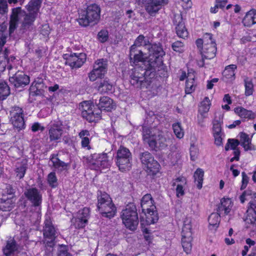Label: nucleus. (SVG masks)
<instances>
[{
  "instance_id": "nucleus-1",
  "label": "nucleus",
  "mask_w": 256,
  "mask_h": 256,
  "mask_svg": "<svg viewBox=\"0 0 256 256\" xmlns=\"http://www.w3.org/2000/svg\"><path fill=\"white\" fill-rule=\"evenodd\" d=\"M150 52L146 68H135L130 75V84L136 88H148L154 83L152 79L155 76L156 71L162 66V57L164 52L162 48L154 45L150 48Z\"/></svg>"
},
{
  "instance_id": "nucleus-2",
  "label": "nucleus",
  "mask_w": 256,
  "mask_h": 256,
  "mask_svg": "<svg viewBox=\"0 0 256 256\" xmlns=\"http://www.w3.org/2000/svg\"><path fill=\"white\" fill-rule=\"evenodd\" d=\"M142 138L144 142L153 150H157L166 148L170 142L166 134L156 128L144 127Z\"/></svg>"
},
{
  "instance_id": "nucleus-3",
  "label": "nucleus",
  "mask_w": 256,
  "mask_h": 256,
  "mask_svg": "<svg viewBox=\"0 0 256 256\" xmlns=\"http://www.w3.org/2000/svg\"><path fill=\"white\" fill-rule=\"evenodd\" d=\"M100 16V8L96 4L88 6L86 10H81L79 13L78 22L82 26H87L90 24H97Z\"/></svg>"
},
{
  "instance_id": "nucleus-4",
  "label": "nucleus",
  "mask_w": 256,
  "mask_h": 256,
  "mask_svg": "<svg viewBox=\"0 0 256 256\" xmlns=\"http://www.w3.org/2000/svg\"><path fill=\"white\" fill-rule=\"evenodd\" d=\"M97 209L103 217L111 218L116 212V208L111 198L105 192H98Z\"/></svg>"
},
{
  "instance_id": "nucleus-5",
  "label": "nucleus",
  "mask_w": 256,
  "mask_h": 256,
  "mask_svg": "<svg viewBox=\"0 0 256 256\" xmlns=\"http://www.w3.org/2000/svg\"><path fill=\"white\" fill-rule=\"evenodd\" d=\"M140 205L142 212L146 216V224H151L156 222L158 217L154 200L150 194H147L142 196Z\"/></svg>"
},
{
  "instance_id": "nucleus-6",
  "label": "nucleus",
  "mask_w": 256,
  "mask_h": 256,
  "mask_svg": "<svg viewBox=\"0 0 256 256\" xmlns=\"http://www.w3.org/2000/svg\"><path fill=\"white\" fill-rule=\"evenodd\" d=\"M211 34L206 33L204 35V44L200 50L202 56V60L198 61V64L200 67L204 66V60H210L215 57L216 52V43L212 40Z\"/></svg>"
},
{
  "instance_id": "nucleus-7",
  "label": "nucleus",
  "mask_w": 256,
  "mask_h": 256,
  "mask_svg": "<svg viewBox=\"0 0 256 256\" xmlns=\"http://www.w3.org/2000/svg\"><path fill=\"white\" fill-rule=\"evenodd\" d=\"M83 162L92 169L98 170L100 168H108L110 162L106 153H94L83 157Z\"/></svg>"
},
{
  "instance_id": "nucleus-8",
  "label": "nucleus",
  "mask_w": 256,
  "mask_h": 256,
  "mask_svg": "<svg viewBox=\"0 0 256 256\" xmlns=\"http://www.w3.org/2000/svg\"><path fill=\"white\" fill-rule=\"evenodd\" d=\"M192 219L190 217L185 218L182 232V244L184 250L186 254L190 253L192 248Z\"/></svg>"
},
{
  "instance_id": "nucleus-9",
  "label": "nucleus",
  "mask_w": 256,
  "mask_h": 256,
  "mask_svg": "<svg viewBox=\"0 0 256 256\" xmlns=\"http://www.w3.org/2000/svg\"><path fill=\"white\" fill-rule=\"evenodd\" d=\"M132 156L130 150L126 147L120 146L117 151L116 164L122 172L129 170L131 167Z\"/></svg>"
},
{
  "instance_id": "nucleus-10",
  "label": "nucleus",
  "mask_w": 256,
  "mask_h": 256,
  "mask_svg": "<svg viewBox=\"0 0 256 256\" xmlns=\"http://www.w3.org/2000/svg\"><path fill=\"white\" fill-rule=\"evenodd\" d=\"M57 229L53 224L51 219L48 217L44 222L42 229L44 243L46 246L52 248L54 245V241L58 234Z\"/></svg>"
},
{
  "instance_id": "nucleus-11",
  "label": "nucleus",
  "mask_w": 256,
  "mask_h": 256,
  "mask_svg": "<svg viewBox=\"0 0 256 256\" xmlns=\"http://www.w3.org/2000/svg\"><path fill=\"white\" fill-rule=\"evenodd\" d=\"M122 222L126 228L131 230H136L138 224V215L134 206L126 208L121 215Z\"/></svg>"
},
{
  "instance_id": "nucleus-12",
  "label": "nucleus",
  "mask_w": 256,
  "mask_h": 256,
  "mask_svg": "<svg viewBox=\"0 0 256 256\" xmlns=\"http://www.w3.org/2000/svg\"><path fill=\"white\" fill-rule=\"evenodd\" d=\"M108 70V60L106 59L97 60L94 64L93 70L88 74L90 81L94 82L97 78H102Z\"/></svg>"
},
{
  "instance_id": "nucleus-13",
  "label": "nucleus",
  "mask_w": 256,
  "mask_h": 256,
  "mask_svg": "<svg viewBox=\"0 0 256 256\" xmlns=\"http://www.w3.org/2000/svg\"><path fill=\"white\" fill-rule=\"evenodd\" d=\"M140 158L142 165L146 168L148 172L154 174L158 171L160 166L149 152H145L141 153Z\"/></svg>"
},
{
  "instance_id": "nucleus-14",
  "label": "nucleus",
  "mask_w": 256,
  "mask_h": 256,
  "mask_svg": "<svg viewBox=\"0 0 256 256\" xmlns=\"http://www.w3.org/2000/svg\"><path fill=\"white\" fill-rule=\"evenodd\" d=\"M10 122L18 130L24 129L25 126L24 119L23 118V110L18 106L12 107L10 111Z\"/></svg>"
},
{
  "instance_id": "nucleus-15",
  "label": "nucleus",
  "mask_w": 256,
  "mask_h": 256,
  "mask_svg": "<svg viewBox=\"0 0 256 256\" xmlns=\"http://www.w3.org/2000/svg\"><path fill=\"white\" fill-rule=\"evenodd\" d=\"M66 65L70 66L72 68H80L86 60V55L84 53H74L70 55H65Z\"/></svg>"
},
{
  "instance_id": "nucleus-16",
  "label": "nucleus",
  "mask_w": 256,
  "mask_h": 256,
  "mask_svg": "<svg viewBox=\"0 0 256 256\" xmlns=\"http://www.w3.org/2000/svg\"><path fill=\"white\" fill-rule=\"evenodd\" d=\"M63 125L59 120L52 122L49 126L48 135L50 141L60 140L63 134Z\"/></svg>"
},
{
  "instance_id": "nucleus-17",
  "label": "nucleus",
  "mask_w": 256,
  "mask_h": 256,
  "mask_svg": "<svg viewBox=\"0 0 256 256\" xmlns=\"http://www.w3.org/2000/svg\"><path fill=\"white\" fill-rule=\"evenodd\" d=\"M24 195L34 206L41 204L42 196L38 189L35 188H28L24 192Z\"/></svg>"
},
{
  "instance_id": "nucleus-18",
  "label": "nucleus",
  "mask_w": 256,
  "mask_h": 256,
  "mask_svg": "<svg viewBox=\"0 0 256 256\" xmlns=\"http://www.w3.org/2000/svg\"><path fill=\"white\" fill-rule=\"evenodd\" d=\"M168 3V0H148L146 10L151 16H155L162 7Z\"/></svg>"
},
{
  "instance_id": "nucleus-19",
  "label": "nucleus",
  "mask_w": 256,
  "mask_h": 256,
  "mask_svg": "<svg viewBox=\"0 0 256 256\" xmlns=\"http://www.w3.org/2000/svg\"><path fill=\"white\" fill-rule=\"evenodd\" d=\"M174 23L176 26V32L178 36L182 38H184L188 36V32L186 30L184 23L182 22V18L180 14H174Z\"/></svg>"
},
{
  "instance_id": "nucleus-20",
  "label": "nucleus",
  "mask_w": 256,
  "mask_h": 256,
  "mask_svg": "<svg viewBox=\"0 0 256 256\" xmlns=\"http://www.w3.org/2000/svg\"><path fill=\"white\" fill-rule=\"evenodd\" d=\"M10 82L14 86L20 87L26 86L30 82L29 77L22 72H18L15 74L10 78Z\"/></svg>"
},
{
  "instance_id": "nucleus-21",
  "label": "nucleus",
  "mask_w": 256,
  "mask_h": 256,
  "mask_svg": "<svg viewBox=\"0 0 256 256\" xmlns=\"http://www.w3.org/2000/svg\"><path fill=\"white\" fill-rule=\"evenodd\" d=\"M254 202L249 203L250 206L247 210L248 214L244 220L247 224V228H250V225L254 227L256 224V204Z\"/></svg>"
},
{
  "instance_id": "nucleus-22",
  "label": "nucleus",
  "mask_w": 256,
  "mask_h": 256,
  "mask_svg": "<svg viewBox=\"0 0 256 256\" xmlns=\"http://www.w3.org/2000/svg\"><path fill=\"white\" fill-rule=\"evenodd\" d=\"M94 106L89 105L88 104L84 102L82 104V116L90 122H94L96 118L99 116V114L97 112L94 113L92 110Z\"/></svg>"
},
{
  "instance_id": "nucleus-23",
  "label": "nucleus",
  "mask_w": 256,
  "mask_h": 256,
  "mask_svg": "<svg viewBox=\"0 0 256 256\" xmlns=\"http://www.w3.org/2000/svg\"><path fill=\"white\" fill-rule=\"evenodd\" d=\"M233 205V202L230 198H224L220 200V204L218 208V212L225 216L230 214Z\"/></svg>"
},
{
  "instance_id": "nucleus-24",
  "label": "nucleus",
  "mask_w": 256,
  "mask_h": 256,
  "mask_svg": "<svg viewBox=\"0 0 256 256\" xmlns=\"http://www.w3.org/2000/svg\"><path fill=\"white\" fill-rule=\"evenodd\" d=\"M18 246L14 240H8L3 248V253L5 256H18Z\"/></svg>"
},
{
  "instance_id": "nucleus-25",
  "label": "nucleus",
  "mask_w": 256,
  "mask_h": 256,
  "mask_svg": "<svg viewBox=\"0 0 256 256\" xmlns=\"http://www.w3.org/2000/svg\"><path fill=\"white\" fill-rule=\"evenodd\" d=\"M98 108L101 110L111 111L114 108L115 105L113 100L108 96H102L97 104Z\"/></svg>"
},
{
  "instance_id": "nucleus-26",
  "label": "nucleus",
  "mask_w": 256,
  "mask_h": 256,
  "mask_svg": "<svg viewBox=\"0 0 256 256\" xmlns=\"http://www.w3.org/2000/svg\"><path fill=\"white\" fill-rule=\"evenodd\" d=\"M16 198L14 196L10 198H2L0 201V210L4 212H10L15 206Z\"/></svg>"
},
{
  "instance_id": "nucleus-27",
  "label": "nucleus",
  "mask_w": 256,
  "mask_h": 256,
  "mask_svg": "<svg viewBox=\"0 0 256 256\" xmlns=\"http://www.w3.org/2000/svg\"><path fill=\"white\" fill-rule=\"evenodd\" d=\"M28 168V162L26 159H23L20 162H16V165L15 172L17 178L20 180L22 178Z\"/></svg>"
},
{
  "instance_id": "nucleus-28",
  "label": "nucleus",
  "mask_w": 256,
  "mask_h": 256,
  "mask_svg": "<svg viewBox=\"0 0 256 256\" xmlns=\"http://www.w3.org/2000/svg\"><path fill=\"white\" fill-rule=\"evenodd\" d=\"M244 26L250 27L256 24V10L252 9L248 12L242 20Z\"/></svg>"
},
{
  "instance_id": "nucleus-29",
  "label": "nucleus",
  "mask_w": 256,
  "mask_h": 256,
  "mask_svg": "<svg viewBox=\"0 0 256 256\" xmlns=\"http://www.w3.org/2000/svg\"><path fill=\"white\" fill-rule=\"evenodd\" d=\"M144 50L140 49H130V60L131 62H142L146 56H144Z\"/></svg>"
},
{
  "instance_id": "nucleus-30",
  "label": "nucleus",
  "mask_w": 256,
  "mask_h": 256,
  "mask_svg": "<svg viewBox=\"0 0 256 256\" xmlns=\"http://www.w3.org/2000/svg\"><path fill=\"white\" fill-rule=\"evenodd\" d=\"M113 85L107 78L104 80H100L97 83V90L101 94L111 92L112 90Z\"/></svg>"
},
{
  "instance_id": "nucleus-31",
  "label": "nucleus",
  "mask_w": 256,
  "mask_h": 256,
  "mask_svg": "<svg viewBox=\"0 0 256 256\" xmlns=\"http://www.w3.org/2000/svg\"><path fill=\"white\" fill-rule=\"evenodd\" d=\"M22 12L20 8L12 10L10 22V32H12L16 28L18 20V16L21 14Z\"/></svg>"
},
{
  "instance_id": "nucleus-32",
  "label": "nucleus",
  "mask_w": 256,
  "mask_h": 256,
  "mask_svg": "<svg viewBox=\"0 0 256 256\" xmlns=\"http://www.w3.org/2000/svg\"><path fill=\"white\" fill-rule=\"evenodd\" d=\"M234 112L242 118L252 120L256 116V114L252 111L248 110L242 106L236 108H234Z\"/></svg>"
},
{
  "instance_id": "nucleus-33",
  "label": "nucleus",
  "mask_w": 256,
  "mask_h": 256,
  "mask_svg": "<svg viewBox=\"0 0 256 256\" xmlns=\"http://www.w3.org/2000/svg\"><path fill=\"white\" fill-rule=\"evenodd\" d=\"M240 144L242 146L246 151L248 150H254V146L251 143V139L244 132L240 134Z\"/></svg>"
},
{
  "instance_id": "nucleus-34",
  "label": "nucleus",
  "mask_w": 256,
  "mask_h": 256,
  "mask_svg": "<svg viewBox=\"0 0 256 256\" xmlns=\"http://www.w3.org/2000/svg\"><path fill=\"white\" fill-rule=\"evenodd\" d=\"M36 18V15L33 13L25 14L22 24V28L24 30H28L33 26Z\"/></svg>"
},
{
  "instance_id": "nucleus-35",
  "label": "nucleus",
  "mask_w": 256,
  "mask_h": 256,
  "mask_svg": "<svg viewBox=\"0 0 256 256\" xmlns=\"http://www.w3.org/2000/svg\"><path fill=\"white\" fill-rule=\"evenodd\" d=\"M154 44H153L154 46ZM152 46H146V42L144 40V37L142 35H140L136 40L134 44L132 46L130 47V48H134V49H140L142 48L144 50V48H148V50L149 55L150 54V48H151V47ZM148 60H150V57L148 58Z\"/></svg>"
},
{
  "instance_id": "nucleus-36",
  "label": "nucleus",
  "mask_w": 256,
  "mask_h": 256,
  "mask_svg": "<svg viewBox=\"0 0 256 256\" xmlns=\"http://www.w3.org/2000/svg\"><path fill=\"white\" fill-rule=\"evenodd\" d=\"M50 162L53 167L60 171L66 170L68 166L67 164L60 160L56 156H52L50 159Z\"/></svg>"
},
{
  "instance_id": "nucleus-37",
  "label": "nucleus",
  "mask_w": 256,
  "mask_h": 256,
  "mask_svg": "<svg viewBox=\"0 0 256 256\" xmlns=\"http://www.w3.org/2000/svg\"><path fill=\"white\" fill-rule=\"evenodd\" d=\"M8 54L9 51L8 50V49L6 48L4 52L1 54L2 55V56L4 58V60H2V62H0V66H2V71L5 69V68L6 66V63L8 64V69L10 70L12 68V66L10 64V62L14 60L15 58L14 56H10V58H8Z\"/></svg>"
},
{
  "instance_id": "nucleus-38",
  "label": "nucleus",
  "mask_w": 256,
  "mask_h": 256,
  "mask_svg": "<svg viewBox=\"0 0 256 256\" xmlns=\"http://www.w3.org/2000/svg\"><path fill=\"white\" fill-rule=\"evenodd\" d=\"M223 116L218 114L217 116H215L214 119L213 120V134L222 133L221 126L222 124Z\"/></svg>"
},
{
  "instance_id": "nucleus-39",
  "label": "nucleus",
  "mask_w": 256,
  "mask_h": 256,
  "mask_svg": "<svg viewBox=\"0 0 256 256\" xmlns=\"http://www.w3.org/2000/svg\"><path fill=\"white\" fill-rule=\"evenodd\" d=\"M204 176V172L201 168H198L194 173V182L198 189H200L202 188Z\"/></svg>"
},
{
  "instance_id": "nucleus-40",
  "label": "nucleus",
  "mask_w": 256,
  "mask_h": 256,
  "mask_svg": "<svg viewBox=\"0 0 256 256\" xmlns=\"http://www.w3.org/2000/svg\"><path fill=\"white\" fill-rule=\"evenodd\" d=\"M235 64H230L227 66L222 72L224 77L226 79H234V70L236 68Z\"/></svg>"
},
{
  "instance_id": "nucleus-41",
  "label": "nucleus",
  "mask_w": 256,
  "mask_h": 256,
  "mask_svg": "<svg viewBox=\"0 0 256 256\" xmlns=\"http://www.w3.org/2000/svg\"><path fill=\"white\" fill-rule=\"evenodd\" d=\"M40 0H32L26 6L29 13H33L37 16L40 6Z\"/></svg>"
},
{
  "instance_id": "nucleus-42",
  "label": "nucleus",
  "mask_w": 256,
  "mask_h": 256,
  "mask_svg": "<svg viewBox=\"0 0 256 256\" xmlns=\"http://www.w3.org/2000/svg\"><path fill=\"white\" fill-rule=\"evenodd\" d=\"M10 88L4 81H0V100H4L9 95Z\"/></svg>"
},
{
  "instance_id": "nucleus-43",
  "label": "nucleus",
  "mask_w": 256,
  "mask_h": 256,
  "mask_svg": "<svg viewBox=\"0 0 256 256\" xmlns=\"http://www.w3.org/2000/svg\"><path fill=\"white\" fill-rule=\"evenodd\" d=\"M196 84L194 77H190V75L188 76V80L186 83V94H191L195 90Z\"/></svg>"
},
{
  "instance_id": "nucleus-44",
  "label": "nucleus",
  "mask_w": 256,
  "mask_h": 256,
  "mask_svg": "<svg viewBox=\"0 0 256 256\" xmlns=\"http://www.w3.org/2000/svg\"><path fill=\"white\" fill-rule=\"evenodd\" d=\"M220 214L219 212L212 213L208 218L209 224L217 228L220 222Z\"/></svg>"
},
{
  "instance_id": "nucleus-45",
  "label": "nucleus",
  "mask_w": 256,
  "mask_h": 256,
  "mask_svg": "<svg viewBox=\"0 0 256 256\" xmlns=\"http://www.w3.org/2000/svg\"><path fill=\"white\" fill-rule=\"evenodd\" d=\"M210 102L209 98L208 97L204 98L200 104V106L198 110V112H202L206 114L210 110Z\"/></svg>"
},
{
  "instance_id": "nucleus-46",
  "label": "nucleus",
  "mask_w": 256,
  "mask_h": 256,
  "mask_svg": "<svg viewBox=\"0 0 256 256\" xmlns=\"http://www.w3.org/2000/svg\"><path fill=\"white\" fill-rule=\"evenodd\" d=\"M174 132L176 136L178 138H182L184 136V130L182 128L180 122H176L172 124Z\"/></svg>"
},
{
  "instance_id": "nucleus-47",
  "label": "nucleus",
  "mask_w": 256,
  "mask_h": 256,
  "mask_svg": "<svg viewBox=\"0 0 256 256\" xmlns=\"http://www.w3.org/2000/svg\"><path fill=\"white\" fill-rule=\"evenodd\" d=\"M245 94L246 96L252 95L254 92V85L252 80L248 78L244 80Z\"/></svg>"
},
{
  "instance_id": "nucleus-48",
  "label": "nucleus",
  "mask_w": 256,
  "mask_h": 256,
  "mask_svg": "<svg viewBox=\"0 0 256 256\" xmlns=\"http://www.w3.org/2000/svg\"><path fill=\"white\" fill-rule=\"evenodd\" d=\"M87 222L88 220L86 218H82L78 217L76 218H72V222L76 228H80L84 227Z\"/></svg>"
},
{
  "instance_id": "nucleus-49",
  "label": "nucleus",
  "mask_w": 256,
  "mask_h": 256,
  "mask_svg": "<svg viewBox=\"0 0 256 256\" xmlns=\"http://www.w3.org/2000/svg\"><path fill=\"white\" fill-rule=\"evenodd\" d=\"M57 178L54 172H51L48 176V182L52 188H56L58 186Z\"/></svg>"
},
{
  "instance_id": "nucleus-50",
  "label": "nucleus",
  "mask_w": 256,
  "mask_h": 256,
  "mask_svg": "<svg viewBox=\"0 0 256 256\" xmlns=\"http://www.w3.org/2000/svg\"><path fill=\"white\" fill-rule=\"evenodd\" d=\"M190 150L191 160H195L198 154V149L194 142H191Z\"/></svg>"
},
{
  "instance_id": "nucleus-51",
  "label": "nucleus",
  "mask_w": 256,
  "mask_h": 256,
  "mask_svg": "<svg viewBox=\"0 0 256 256\" xmlns=\"http://www.w3.org/2000/svg\"><path fill=\"white\" fill-rule=\"evenodd\" d=\"M173 50L177 52H182L184 50V44L180 41H176L172 44Z\"/></svg>"
},
{
  "instance_id": "nucleus-52",
  "label": "nucleus",
  "mask_w": 256,
  "mask_h": 256,
  "mask_svg": "<svg viewBox=\"0 0 256 256\" xmlns=\"http://www.w3.org/2000/svg\"><path fill=\"white\" fill-rule=\"evenodd\" d=\"M98 38L102 42H106L108 39V32L106 30H102L98 33Z\"/></svg>"
},
{
  "instance_id": "nucleus-53",
  "label": "nucleus",
  "mask_w": 256,
  "mask_h": 256,
  "mask_svg": "<svg viewBox=\"0 0 256 256\" xmlns=\"http://www.w3.org/2000/svg\"><path fill=\"white\" fill-rule=\"evenodd\" d=\"M7 33L5 30H0V52L6 42Z\"/></svg>"
},
{
  "instance_id": "nucleus-54",
  "label": "nucleus",
  "mask_w": 256,
  "mask_h": 256,
  "mask_svg": "<svg viewBox=\"0 0 256 256\" xmlns=\"http://www.w3.org/2000/svg\"><path fill=\"white\" fill-rule=\"evenodd\" d=\"M79 218H88L90 215V210L88 208H84L82 210H79Z\"/></svg>"
},
{
  "instance_id": "nucleus-55",
  "label": "nucleus",
  "mask_w": 256,
  "mask_h": 256,
  "mask_svg": "<svg viewBox=\"0 0 256 256\" xmlns=\"http://www.w3.org/2000/svg\"><path fill=\"white\" fill-rule=\"evenodd\" d=\"M8 10L6 0H0V14H3Z\"/></svg>"
},
{
  "instance_id": "nucleus-56",
  "label": "nucleus",
  "mask_w": 256,
  "mask_h": 256,
  "mask_svg": "<svg viewBox=\"0 0 256 256\" xmlns=\"http://www.w3.org/2000/svg\"><path fill=\"white\" fill-rule=\"evenodd\" d=\"M41 34L44 36H48L50 32V28L49 26L47 24H44L42 26L40 30Z\"/></svg>"
},
{
  "instance_id": "nucleus-57",
  "label": "nucleus",
  "mask_w": 256,
  "mask_h": 256,
  "mask_svg": "<svg viewBox=\"0 0 256 256\" xmlns=\"http://www.w3.org/2000/svg\"><path fill=\"white\" fill-rule=\"evenodd\" d=\"M81 145L82 147L87 150H90L91 147L90 145V140L88 138H84L81 139Z\"/></svg>"
},
{
  "instance_id": "nucleus-58",
  "label": "nucleus",
  "mask_w": 256,
  "mask_h": 256,
  "mask_svg": "<svg viewBox=\"0 0 256 256\" xmlns=\"http://www.w3.org/2000/svg\"><path fill=\"white\" fill-rule=\"evenodd\" d=\"M228 141L231 149L233 150L238 149L237 146L240 144V142L238 140L228 139Z\"/></svg>"
},
{
  "instance_id": "nucleus-59",
  "label": "nucleus",
  "mask_w": 256,
  "mask_h": 256,
  "mask_svg": "<svg viewBox=\"0 0 256 256\" xmlns=\"http://www.w3.org/2000/svg\"><path fill=\"white\" fill-rule=\"evenodd\" d=\"M214 138V143L216 145L220 146L222 144V133L213 134Z\"/></svg>"
},
{
  "instance_id": "nucleus-60",
  "label": "nucleus",
  "mask_w": 256,
  "mask_h": 256,
  "mask_svg": "<svg viewBox=\"0 0 256 256\" xmlns=\"http://www.w3.org/2000/svg\"><path fill=\"white\" fill-rule=\"evenodd\" d=\"M242 184L241 189H244L246 188V186L248 182V177L247 176L244 172H242Z\"/></svg>"
},
{
  "instance_id": "nucleus-61",
  "label": "nucleus",
  "mask_w": 256,
  "mask_h": 256,
  "mask_svg": "<svg viewBox=\"0 0 256 256\" xmlns=\"http://www.w3.org/2000/svg\"><path fill=\"white\" fill-rule=\"evenodd\" d=\"M39 130L42 131L44 130V127L41 126L38 122L34 123L32 126V130L33 132H36Z\"/></svg>"
},
{
  "instance_id": "nucleus-62",
  "label": "nucleus",
  "mask_w": 256,
  "mask_h": 256,
  "mask_svg": "<svg viewBox=\"0 0 256 256\" xmlns=\"http://www.w3.org/2000/svg\"><path fill=\"white\" fill-rule=\"evenodd\" d=\"M206 116V114H204V113H199V114L198 116V124L199 125H200L201 126H203L204 124V119Z\"/></svg>"
},
{
  "instance_id": "nucleus-63",
  "label": "nucleus",
  "mask_w": 256,
  "mask_h": 256,
  "mask_svg": "<svg viewBox=\"0 0 256 256\" xmlns=\"http://www.w3.org/2000/svg\"><path fill=\"white\" fill-rule=\"evenodd\" d=\"M176 195L178 197L184 194V190L183 186L181 184H178L176 188Z\"/></svg>"
},
{
  "instance_id": "nucleus-64",
  "label": "nucleus",
  "mask_w": 256,
  "mask_h": 256,
  "mask_svg": "<svg viewBox=\"0 0 256 256\" xmlns=\"http://www.w3.org/2000/svg\"><path fill=\"white\" fill-rule=\"evenodd\" d=\"M228 2L227 0H216V7H218L220 8H223L226 3Z\"/></svg>"
}]
</instances>
